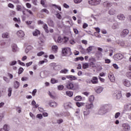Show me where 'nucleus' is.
<instances>
[{
  "mask_svg": "<svg viewBox=\"0 0 131 131\" xmlns=\"http://www.w3.org/2000/svg\"><path fill=\"white\" fill-rule=\"evenodd\" d=\"M121 127L122 128L121 131H129L130 129V126L128 123H123L121 125Z\"/></svg>",
  "mask_w": 131,
  "mask_h": 131,
  "instance_id": "f257e3e1",
  "label": "nucleus"
},
{
  "mask_svg": "<svg viewBox=\"0 0 131 131\" xmlns=\"http://www.w3.org/2000/svg\"><path fill=\"white\" fill-rule=\"evenodd\" d=\"M88 3L91 6H97L101 3V0H89Z\"/></svg>",
  "mask_w": 131,
  "mask_h": 131,
  "instance_id": "f03ea898",
  "label": "nucleus"
},
{
  "mask_svg": "<svg viewBox=\"0 0 131 131\" xmlns=\"http://www.w3.org/2000/svg\"><path fill=\"white\" fill-rule=\"evenodd\" d=\"M71 52L69 48H64L62 49V53L63 56H68V54Z\"/></svg>",
  "mask_w": 131,
  "mask_h": 131,
  "instance_id": "7ed1b4c3",
  "label": "nucleus"
},
{
  "mask_svg": "<svg viewBox=\"0 0 131 131\" xmlns=\"http://www.w3.org/2000/svg\"><path fill=\"white\" fill-rule=\"evenodd\" d=\"M98 113L99 115H105L106 113V109L103 106H102L99 109Z\"/></svg>",
  "mask_w": 131,
  "mask_h": 131,
  "instance_id": "20e7f679",
  "label": "nucleus"
},
{
  "mask_svg": "<svg viewBox=\"0 0 131 131\" xmlns=\"http://www.w3.org/2000/svg\"><path fill=\"white\" fill-rule=\"evenodd\" d=\"M113 95L114 96L116 97V99H120L122 98V95L120 91H114Z\"/></svg>",
  "mask_w": 131,
  "mask_h": 131,
  "instance_id": "39448f33",
  "label": "nucleus"
},
{
  "mask_svg": "<svg viewBox=\"0 0 131 131\" xmlns=\"http://www.w3.org/2000/svg\"><path fill=\"white\" fill-rule=\"evenodd\" d=\"M128 33H129V31L128 30L124 29L122 32H121L120 35L122 37H125Z\"/></svg>",
  "mask_w": 131,
  "mask_h": 131,
  "instance_id": "423d86ee",
  "label": "nucleus"
},
{
  "mask_svg": "<svg viewBox=\"0 0 131 131\" xmlns=\"http://www.w3.org/2000/svg\"><path fill=\"white\" fill-rule=\"evenodd\" d=\"M122 58V55L120 53L116 54L114 56V59L116 61L121 60Z\"/></svg>",
  "mask_w": 131,
  "mask_h": 131,
  "instance_id": "0eeeda50",
  "label": "nucleus"
},
{
  "mask_svg": "<svg viewBox=\"0 0 131 131\" xmlns=\"http://www.w3.org/2000/svg\"><path fill=\"white\" fill-rule=\"evenodd\" d=\"M57 103L54 101H50L49 102V105L51 107L55 108L57 106Z\"/></svg>",
  "mask_w": 131,
  "mask_h": 131,
  "instance_id": "6e6552de",
  "label": "nucleus"
},
{
  "mask_svg": "<svg viewBox=\"0 0 131 131\" xmlns=\"http://www.w3.org/2000/svg\"><path fill=\"white\" fill-rule=\"evenodd\" d=\"M93 107H94V104L93 102H90V103L87 102L85 105V107L86 108L85 110H90L93 108Z\"/></svg>",
  "mask_w": 131,
  "mask_h": 131,
  "instance_id": "1a4fd4ad",
  "label": "nucleus"
},
{
  "mask_svg": "<svg viewBox=\"0 0 131 131\" xmlns=\"http://www.w3.org/2000/svg\"><path fill=\"white\" fill-rule=\"evenodd\" d=\"M51 66H54L53 69L54 70H60L61 69V66L60 65H56V63H52L50 64Z\"/></svg>",
  "mask_w": 131,
  "mask_h": 131,
  "instance_id": "9d476101",
  "label": "nucleus"
},
{
  "mask_svg": "<svg viewBox=\"0 0 131 131\" xmlns=\"http://www.w3.org/2000/svg\"><path fill=\"white\" fill-rule=\"evenodd\" d=\"M90 111L89 109H84L82 111L83 115H84V117H86L89 115Z\"/></svg>",
  "mask_w": 131,
  "mask_h": 131,
  "instance_id": "9b49d317",
  "label": "nucleus"
},
{
  "mask_svg": "<svg viewBox=\"0 0 131 131\" xmlns=\"http://www.w3.org/2000/svg\"><path fill=\"white\" fill-rule=\"evenodd\" d=\"M103 88L101 86H99V87H97L96 89H95V92H96V93L97 94H99L102 93L103 92Z\"/></svg>",
  "mask_w": 131,
  "mask_h": 131,
  "instance_id": "f8f14e48",
  "label": "nucleus"
},
{
  "mask_svg": "<svg viewBox=\"0 0 131 131\" xmlns=\"http://www.w3.org/2000/svg\"><path fill=\"white\" fill-rule=\"evenodd\" d=\"M17 34L18 36V37H24V35H25V34H24V32L22 30H19L17 32Z\"/></svg>",
  "mask_w": 131,
  "mask_h": 131,
  "instance_id": "ddd939ff",
  "label": "nucleus"
},
{
  "mask_svg": "<svg viewBox=\"0 0 131 131\" xmlns=\"http://www.w3.org/2000/svg\"><path fill=\"white\" fill-rule=\"evenodd\" d=\"M48 25L49 26H50V27H54V21L51 18L48 19Z\"/></svg>",
  "mask_w": 131,
  "mask_h": 131,
  "instance_id": "4468645a",
  "label": "nucleus"
},
{
  "mask_svg": "<svg viewBox=\"0 0 131 131\" xmlns=\"http://www.w3.org/2000/svg\"><path fill=\"white\" fill-rule=\"evenodd\" d=\"M117 18L118 19H119V20H125V16L123 14H119L117 16Z\"/></svg>",
  "mask_w": 131,
  "mask_h": 131,
  "instance_id": "2eb2a0df",
  "label": "nucleus"
},
{
  "mask_svg": "<svg viewBox=\"0 0 131 131\" xmlns=\"http://www.w3.org/2000/svg\"><path fill=\"white\" fill-rule=\"evenodd\" d=\"M74 88V85L72 83H68L67 85V88L69 90H72Z\"/></svg>",
  "mask_w": 131,
  "mask_h": 131,
  "instance_id": "dca6fc26",
  "label": "nucleus"
},
{
  "mask_svg": "<svg viewBox=\"0 0 131 131\" xmlns=\"http://www.w3.org/2000/svg\"><path fill=\"white\" fill-rule=\"evenodd\" d=\"M103 6H104V7H108V8H110L112 7V3L106 1L103 3Z\"/></svg>",
  "mask_w": 131,
  "mask_h": 131,
  "instance_id": "f3484780",
  "label": "nucleus"
},
{
  "mask_svg": "<svg viewBox=\"0 0 131 131\" xmlns=\"http://www.w3.org/2000/svg\"><path fill=\"white\" fill-rule=\"evenodd\" d=\"M3 38H9L10 37V33L5 32L2 34Z\"/></svg>",
  "mask_w": 131,
  "mask_h": 131,
  "instance_id": "a211bd4d",
  "label": "nucleus"
},
{
  "mask_svg": "<svg viewBox=\"0 0 131 131\" xmlns=\"http://www.w3.org/2000/svg\"><path fill=\"white\" fill-rule=\"evenodd\" d=\"M108 14L110 15H114L115 14H116V10H115V9L112 8L111 9H110L108 11Z\"/></svg>",
  "mask_w": 131,
  "mask_h": 131,
  "instance_id": "6ab92c4d",
  "label": "nucleus"
},
{
  "mask_svg": "<svg viewBox=\"0 0 131 131\" xmlns=\"http://www.w3.org/2000/svg\"><path fill=\"white\" fill-rule=\"evenodd\" d=\"M63 106H64L65 108H67V107L72 108V104L70 102H66L64 104H63Z\"/></svg>",
  "mask_w": 131,
  "mask_h": 131,
  "instance_id": "aec40b11",
  "label": "nucleus"
},
{
  "mask_svg": "<svg viewBox=\"0 0 131 131\" xmlns=\"http://www.w3.org/2000/svg\"><path fill=\"white\" fill-rule=\"evenodd\" d=\"M67 78L70 79V80H75L76 79V77L72 75H68L66 76Z\"/></svg>",
  "mask_w": 131,
  "mask_h": 131,
  "instance_id": "412c9836",
  "label": "nucleus"
},
{
  "mask_svg": "<svg viewBox=\"0 0 131 131\" xmlns=\"http://www.w3.org/2000/svg\"><path fill=\"white\" fill-rule=\"evenodd\" d=\"M12 88L11 87H9V88H8V96H9V97H10L12 95Z\"/></svg>",
  "mask_w": 131,
  "mask_h": 131,
  "instance_id": "4be33fe9",
  "label": "nucleus"
},
{
  "mask_svg": "<svg viewBox=\"0 0 131 131\" xmlns=\"http://www.w3.org/2000/svg\"><path fill=\"white\" fill-rule=\"evenodd\" d=\"M38 34H40V32L37 30H35L33 32V35H34V36H38Z\"/></svg>",
  "mask_w": 131,
  "mask_h": 131,
  "instance_id": "5701e85b",
  "label": "nucleus"
},
{
  "mask_svg": "<svg viewBox=\"0 0 131 131\" xmlns=\"http://www.w3.org/2000/svg\"><path fill=\"white\" fill-rule=\"evenodd\" d=\"M52 49L54 53H57L58 52V46L56 45L53 46Z\"/></svg>",
  "mask_w": 131,
  "mask_h": 131,
  "instance_id": "b1692460",
  "label": "nucleus"
},
{
  "mask_svg": "<svg viewBox=\"0 0 131 131\" xmlns=\"http://www.w3.org/2000/svg\"><path fill=\"white\" fill-rule=\"evenodd\" d=\"M94 95H91L89 96V101L90 102V103H93L94 101Z\"/></svg>",
  "mask_w": 131,
  "mask_h": 131,
  "instance_id": "393cba45",
  "label": "nucleus"
},
{
  "mask_svg": "<svg viewBox=\"0 0 131 131\" xmlns=\"http://www.w3.org/2000/svg\"><path fill=\"white\" fill-rule=\"evenodd\" d=\"M113 29H118L119 28V25H118V23H116L113 24L112 26Z\"/></svg>",
  "mask_w": 131,
  "mask_h": 131,
  "instance_id": "a878e982",
  "label": "nucleus"
},
{
  "mask_svg": "<svg viewBox=\"0 0 131 131\" xmlns=\"http://www.w3.org/2000/svg\"><path fill=\"white\" fill-rule=\"evenodd\" d=\"M66 95H67V96L71 97L73 96V92L72 91H67V92H66Z\"/></svg>",
  "mask_w": 131,
  "mask_h": 131,
  "instance_id": "bb28decb",
  "label": "nucleus"
},
{
  "mask_svg": "<svg viewBox=\"0 0 131 131\" xmlns=\"http://www.w3.org/2000/svg\"><path fill=\"white\" fill-rule=\"evenodd\" d=\"M82 100V97L81 96H77L75 97L74 100L76 101H80Z\"/></svg>",
  "mask_w": 131,
  "mask_h": 131,
  "instance_id": "cd10ccee",
  "label": "nucleus"
},
{
  "mask_svg": "<svg viewBox=\"0 0 131 131\" xmlns=\"http://www.w3.org/2000/svg\"><path fill=\"white\" fill-rule=\"evenodd\" d=\"M5 46H6V42L4 41H0V48L1 49H4Z\"/></svg>",
  "mask_w": 131,
  "mask_h": 131,
  "instance_id": "c85d7f7f",
  "label": "nucleus"
},
{
  "mask_svg": "<svg viewBox=\"0 0 131 131\" xmlns=\"http://www.w3.org/2000/svg\"><path fill=\"white\" fill-rule=\"evenodd\" d=\"M43 28L47 33H49V32H50V31H49V30L48 29V25L47 24H45L43 25Z\"/></svg>",
  "mask_w": 131,
  "mask_h": 131,
  "instance_id": "c756f323",
  "label": "nucleus"
},
{
  "mask_svg": "<svg viewBox=\"0 0 131 131\" xmlns=\"http://www.w3.org/2000/svg\"><path fill=\"white\" fill-rule=\"evenodd\" d=\"M17 50H18V48H17V45H13L12 46V51L13 52H15L17 51Z\"/></svg>",
  "mask_w": 131,
  "mask_h": 131,
  "instance_id": "7c9ffc66",
  "label": "nucleus"
},
{
  "mask_svg": "<svg viewBox=\"0 0 131 131\" xmlns=\"http://www.w3.org/2000/svg\"><path fill=\"white\" fill-rule=\"evenodd\" d=\"M2 129L5 130H9V126L8 124H5V125L3 126V127Z\"/></svg>",
  "mask_w": 131,
  "mask_h": 131,
  "instance_id": "2f4dec72",
  "label": "nucleus"
},
{
  "mask_svg": "<svg viewBox=\"0 0 131 131\" xmlns=\"http://www.w3.org/2000/svg\"><path fill=\"white\" fill-rule=\"evenodd\" d=\"M36 117L40 120L42 119L43 118V116L41 114H37Z\"/></svg>",
  "mask_w": 131,
  "mask_h": 131,
  "instance_id": "473e14b6",
  "label": "nucleus"
},
{
  "mask_svg": "<svg viewBox=\"0 0 131 131\" xmlns=\"http://www.w3.org/2000/svg\"><path fill=\"white\" fill-rule=\"evenodd\" d=\"M89 62L90 63L95 62H96V59L94 58V57H90L89 58Z\"/></svg>",
  "mask_w": 131,
  "mask_h": 131,
  "instance_id": "72a5a7b5",
  "label": "nucleus"
},
{
  "mask_svg": "<svg viewBox=\"0 0 131 131\" xmlns=\"http://www.w3.org/2000/svg\"><path fill=\"white\" fill-rule=\"evenodd\" d=\"M93 47H94V46H90V47H89L86 49V51H87L88 53H91V52H92V50H93Z\"/></svg>",
  "mask_w": 131,
  "mask_h": 131,
  "instance_id": "f704fd0d",
  "label": "nucleus"
},
{
  "mask_svg": "<svg viewBox=\"0 0 131 131\" xmlns=\"http://www.w3.org/2000/svg\"><path fill=\"white\" fill-rule=\"evenodd\" d=\"M80 115V110L78 109V110H76L75 115L77 116H78Z\"/></svg>",
  "mask_w": 131,
  "mask_h": 131,
  "instance_id": "c9c22d12",
  "label": "nucleus"
},
{
  "mask_svg": "<svg viewBox=\"0 0 131 131\" xmlns=\"http://www.w3.org/2000/svg\"><path fill=\"white\" fill-rule=\"evenodd\" d=\"M64 89V86L63 85H59L58 86V90L62 91Z\"/></svg>",
  "mask_w": 131,
  "mask_h": 131,
  "instance_id": "e433bc0d",
  "label": "nucleus"
},
{
  "mask_svg": "<svg viewBox=\"0 0 131 131\" xmlns=\"http://www.w3.org/2000/svg\"><path fill=\"white\" fill-rule=\"evenodd\" d=\"M23 71H24V69H23V68L20 67L18 70V74H21Z\"/></svg>",
  "mask_w": 131,
  "mask_h": 131,
  "instance_id": "4c0bfd02",
  "label": "nucleus"
},
{
  "mask_svg": "<svg viewBox=\"0 0 131 131\" xmlns=\"http://www.w3.org/2000/svg\"><path fill=\"white\" fill-rule=\"evenodd\" d=\"M63 122V120L62 119H59L57 120H56V123L58 124H60L61 123H62Z\"/></svg>",
  "mask_w": 131,
  "mask_h": 131,
  "instance_id": "58836bf2",
  "label": "nucleus"
},
{
  "mask_svg": "<svg viewBox=\"0 0 131 131\" xmlns=\"http://www.w3.org/2000/svg\"><path fill=\"white\" fill-rule=\"evenodd\" d=\"M93 81H92V82H98V77H93Z\"/></svg>",
  "mask_w": 131,
  "mask_h": 131,
  "instance_id": "ea45409f",
  "label": "nucleus"
},
{
  "mask_svg": "<svg viewBox=\"0 0 131 131\" xmlns=\"http://www.w3.org/2000/svg\"><path fill=\"white\" fill-rule=\"evenodd\" d=\"M123 85H125V86L129 87L130 86V83L129 82H123Z\"/></svg>",
  "mask_w": 131,
  "mask_h": 131,
  "instance_id": "a19ab883",
  "label": "nucleus"
},
{
  "mask_svg": "<svg viewBox=\"0 0 131 131\" xmlns=\"http://www.w3.org/2000/svg\"><path fill=\"white\" fill-rule=\"evenodd\" d=\"M20 84L18 82L14 83V88L15 89H18Z\"/></svg>",
  "mask_w": 131,
  "mask_h": 131,
  "instance_id": "79ce46f5",
  "label": "nucleus"
},
{
  "mask_svg": "<svg viewBox=\"0 0 131 131\" xmlns=\"http://www.w3.org/2000/svg\"><path fill=\"white\" fill-rule=\"evenodd\" d=\"M83 69H86V68H89V64L88 63H84L83 64Z\"/></svg>",
  "mask_w": 131,
  "mask_h": 131,
  "instance_id": "37998d69",
  "label": "nucleus"
},
{
  "mask_svg": "<svg viewBox=\"0 0 131 131\" xmlns=\"http://www.w3.org/2000/svg\"><path fill=\"white\" fill-rule=\"evenodd\" d=\"M16 64H17V61H12L10 63V66H14V65H16Z\"/></svg>",
  "mask_w": 131,
  "mask_h": 131,
  "instance_id": "c03bdc74",
  "label": "nucleus"
},
{
  "mask_svg": "<svg viewBox=\"0 0 131 131\" xmlns=\"http://www.w3.org/2000/svg\"><path fill=\"white\" fill-rule=\"evenodd\" d=\"M41 12H44V13H46V14H49V10L46 9H43L41 10Z\"/></svg>",
  "mask_w": 131,
  "mask_h": 131,
  "instance_id": "a18cd8bd",
  "label": "nucleus"
},
{
  "mask_svg": "<svg viewBox=\"0 0 131 131\" xmlns=\"http://www.w3.org/2000/svg\"><path fill=\"white\" fill-rule=\"evenodd\" d=\"M120 115V112H118V113H116L115 116V119H117L118 117H119Z\"/></svg>",
  "mask_w": 131,
  "mask_h": 131,
  "instance_id": "49530a36",
  "label": "nucleus"
},
{
  "mask_svg": "<svg viewBox=\"0 0 131 131\" xmlns=\"http://www.w3.org/2000/svg\"><path fill=\"white\" fill-rule=\"evenodd\" d=\"M17 62L19 65H21V66H25V63H24V62H22L21 60H18Z\"/></svg>",
  "mask_w": 131,
  "mask_h": 131,
  "instance_id": "de8ad7c7",
  "label": "nucleus"
},
{
  "mask_svg": "<svg viewBox=\"0 0 131 131\" xmlns=\"http://www.w3.org/2000/svg\"><path fill=\"white\" fill-rule=\"evenodd\" d=\"M126 76L131 79V72H129L126 73Z\"/></svg>",
  "mask_w": 131,
  "mask_h": 131,
  "instance_id": "09e8293b",
  "label": "nucleus"
},
{
  "mask_svg": "<svg viewBox=\"0 0 131 131\" xmlns=\"http://www.w3.org/2000/svg\"><path fill=\"white\" fill-rule=\"evenodd\" d=\"M90 67H93V68L96 67V65L95 64L94 62H90Z\"/></svg>",
  "mask_w": 131,
  "mask_h": 131,
  "instance_id": "8fccbe9b",
  "label": "nucleus"
},
{
  "mask_svg": "<svg viewBox=\"0 0 131 131\" xmlns=\"http://www.w3.org/2000/svg\"><path fill=\"white\" fill-rule=\"evenodd\" d=\"M68 71V70L67 69H64L60 71V73H67Z\"/></svg>",
  "mask_w": 131,
  "mask_h": 131,
  "instance_id": "3c124183",
  "label": "nucleus"
},
{
  "mask_svg": "<svg viewBox=\"0 0 131 131\" xmlns=\"http://www.w3.org/2000/svg\"><path fill=\"white\" fill-rule=\"evenodd\" d=\"M75 4H80L82 2V0H74Z\"/></svg>",
  "mask_w": 131,
  "mask_h": 131,
  "instance_id": "603ef678",
  "label": "nucleus"
},
{
  "mask_svg": "<svg viewBox=\"0 0 131 131\" xmlns=\"http://www.w3.org/2000/svg\"><path fill=\"white\" fill-rule=\"evenodd\" d=\"M82 95H84L86 96H88L90 95V93L88 92H82Z\"/></svg>",
  "mask_w": 131,
  "mask_h": 131,
  "instance_id": "864d4df0",
  "label": "nucleus"
},
{
  "mask_svg": "<svg viewBox=\"0 0 131 131\" xmlns=\"http://www.w3.org/2000/svg\"><path fill=\"white\" fill-rule=\"evenodd\" d=\"M39 43V45H41V43H45V39L40 38Z\"/></svg>",
  "mask_w": 131,
  "mask_h": 131,
  "instance_id": "5fc2aeb1",
  "label": "nucleus"
},
{
  "mask_svg": "<svg viewBox=\"0 0 131 131\" xmlns=\"http://www.w3.org/2000/svg\"><path fill=\"white\" fill-rule=\"evenodd\" d=\"M43 54H45V52L41 51V52H39L37 54V56H38V57H40V56H42V55H43Z\"/></svg>",
  "mask_w": 131,
  "mask_h": 131,
  "instance_id": "6e6d98bb",
  "label": "nucleus"
},
{
  "mask_svg": "<svg viewBox=\"0 0 131 131\" xmlns=\"http://www.w3.org/2000/svg\"><path fill=\"white\" fill-rule=\"evenodd\" d=\"M37 92V91L36 90V89H34L33 91V92L32 93V95H33V96H35V94L36 93V92Z\"/></svg>",
  "mask_w": 131,
  "mask_h": 131,
  "instance_id": "4d7b16f0",
  "label": "nucleus"
},
{
  "mask_svg": "<svg viewBox=\"0 0 131 131\" xmlns=\"http://www.w3.org/2000/svg\"><path fill=\"white\" fill-rule=\"evenodd\" d=\"M56 17L57 18H58V19H62V16H61V14H60L59 13H57L56 14Z\"/></svg>",
  "mask_w": 131,
  "mask_h": 131,
  "instance_id": "13d9d810",
  "label": "nucleus"
},
{
  "mask_svg": "<svg viewBox=\"0 0 131 131\" xmlns=\"http://www.w3.org/2000/svg\"><path fill=\"white\" fill-rule=\"evenodd\" d=\"M13 21H15V22H17V23H20V20L18 19L16 17H14L13 18Z\"/></svg>",
  "mask_w": 131,
  "mask_h": 131,
  "instance_id": "bf43d9fd",
  "label": "nucleus"
},
{
  "mask_svg": "<svg viewBox=\"0 0 131 131\" xmlns=\"http://www.w3.org/2000/svg\"><path fill=\"white\" fill-rule=\"evenodd\" d=\"M88 26H89L88 24L84 23L83 25V29H85V28H86V27H88Z\"/></svg>",
  "mask_w": 131,
  "mask_h": 131,
  "instance_id": "052dcab7",
  "label": "nucleus"
},
{
  "mask_svg": "<svg viewBox=\"0 0 131 131\" xmlns=\"http://www.w3.org/2000/svg\"><path fill=\"white\" fill-rule=\"evenodd\" d=\"M105 62L106 63V64H110V63H111V60H110L109 59H105Z\"/></svg>",
  "mask_w": 131,
  "mask_h": 131,
  "instance_id": "680f3d73",
  "label": "nucleus"
},
{
  "mask_svg": "<svg viewBox=\"0 0 131 131\" xmlns=\"http://www.w3.org/2000/svg\"><path fill=\"white\" fill-rule=\"evenodd\" d=\"M42 115L44 117H48V114L46 112H43Z\"/></svg>",
  "mask_w": 131,
  "mask_h": 131,
  "instance_id": "e2e57ef3",
  "label": "nucleus"
},
{
  "mask_svg": "<svg viewBox=\"0 0 131 131\" xmlns=\"http://www.w3.org/2000/svg\"><path fill=\"white\" fill-rule=\"evenodd\" d=\"M113 66L114 68H115V69H118V66H117V64H116V63H114L113 64Z\"/></svg>",
  "mask_w": 131,
  "mask_h": 131,
  "instance_id": "0e129e2a",
  "label": "nucleus"
},
{
  "mask_svg": "<svg viewBox=\"0 0 131 131\" xmlns=\"http://www.w3.org/2000/svg\"><path fill=\"white\" fill-rule=\"evenodd\" d=\"M57 42H62V38H61V37H58Z\"/></svg>",
  "mask_w": 131,
  "mask_h": 131,
  "instance_id": "69168bd1",
  "label": "nucleus"
},
{
  "mask_svg": "<svg viewBox=\"0 0 131 131\" xmlns=\"http://www.w3.org/2000/svg\"><path fill=\"white\" fill-rule=\"evenodd\" d=\"M51 82H58V80H55V78H52L51 80Z\"/></svg>",
  "mask_w": 131,
  "mask_h": 131,
  "instance_id": "338daca9",
  "label": "nucleus"
},
{
  "mask_svg": "<svg viewBox=\"0 0 131 131\" xmlns=\"http://www.w3.org/2000/svg\"><path fill=\"white\" fill-rule=\"evenodd\" d=\"M17 10L18 11H21V6L20 5H17Z\"/></svg>",
  "mask_w": 131,
  "mask_h": 131,
  "instance_id": "774afa93",
  "label": "nucleus"
}]
</instances>
